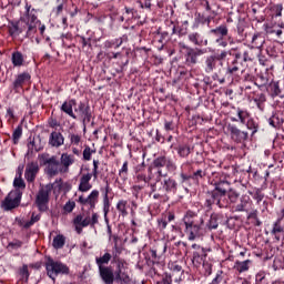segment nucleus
<instances>
[{
	"label": "nucleus",
	"instance_id": "680f3d73",
	"mask_svg": "<svg viewBox=\"0 0 284 284\" xmlns=\"http://www.w3.org/2000/svg\"><path fill=\"white\" fill-rule=\"evenodd\" d=\"M192 181H194V183H199V181H201V179H205V171L203 170H197L195 172H193V174H191Z\"/></svg>",
	"mask_w": 284,
	"mask_h": 284
},
{
	"label": "nucleus",
	"instance_id": "6ab92c4d",
	"mask_svg": "<svg viewBox=\"0 0 284 284\" xmlns=\"http://www.w3.org/2000/svg\"><path fill=\"white\" fill-rule=\"evenodd\" d=\"M72 223L74 225V230H75L77 234H82L83 227H88L89 225H90V227H92L91 217L90 216L83 217V214H78L73 219Z\"/></svg>",
	"mask_w": 284,
	"mask_h": 284
},
{
	"label": "nucleus",
	"instance_id": "f03ea898",
	"mask_svg": "<svg viewBox=\"0 0 284 284\" xmlns=\"http://www.w3.org/2000/svg\"><path fill=\"white\" fill-rule=\"evenodd\" d=\"M182 225H184V234L189 241H196L203 236V225L205 220L199 217V214L194 211H186L182 217Z\"/></svg>",
	"mask_w": 284,
	"mask_h": 284
},
{
	"label": "nucleus",
	"instance_id": "37998d69",
	"mask_svg": "<svg viewBox=\"0 0 284 284\" xmlns=\"http://www.w3.org/2000/svg\"><path fill=\"white\" fill-rule=\"evenodd\" d=\"M65 245V236L59 234L53 237L52 246L54 250H63Z\"/></svg>",
	"mask_w": 284,
	"mask_h": 284
},
{
	"label": "nucleus",
	"instance_id": "49530a36",
	"mask_svg": "<svg viewBox=\"0 0 284 284\" xmlns=\"http://www.w3.org/2000/svg\"><path fill=\"white\" fill-rule=\"evenodd\" d=\"M178 154L181 156V159H187L190 156V153L192 152V149H190V145L187 144H181L178 146Z\"/></svg>",
	"mask_w": 284,
	"mask_h": 284
},
{
	"label": "nucleus",
	"instance_id": "603ef678",
	"mask_svg": "<svg viewBox=\"0 0 284 284\" xmlns=\"http://www.w3.org/2000/svg\"><path fill=\"white\" fill-rule=\"evenodd\" d=\"M241 72V67H236L234 64H230L227 68H226V77L229 79H234V77H236V74Z\"/></svg>",
	"mask_w": 284,
	"mask_h": 284
},
{
	"label": "nucleus",
	"instance_id": "dca6fc26",
	"mask_svg": "<svg viewBox=\"0 0 284 284\" xmlns=\"http://www.w3.org/2000/svg\"><path fill=\"white\" fill-rule=\"evenodd\" d=\"M24 21L28 26L27 37L29 39H36L34 34H37V11L34 9L30 10V7H28Z\"/></svg>",
	"mask_w": 284,
	"mask_h": 284
},
{
	"label": "nucleus",
	"instance_id": "a211bd4d",
	"mask_svg": "<svg viewBox=\"0 0 284 284\" xmlns=\"http://www.w3.org/2000/svg\"><path fill=\"white\" fill-rule=\"evenodd\" d=\"M77 203L82 206L89 205L90 210H94L99 203V190H93L87 197L80 195Z\"/></svg>",
	"mask_w": 284,
	"mask_h": 284
},
{
	"label": "nucleus",
	"instance_id": "3c124183",
	"mask_svg": "<svg viewBox=\"0 0 284 284\" xmlns=\"http://www.w3.org/2000/svg\"><path fill=\"white\" fill-rule=\"evenodd\" d=\"M22 30L19 28V22H11L9 24V34L10 37H19L21 34Z\"/></svg>",
	"mask_w": 284,
	"mask_h": 284
},
{
	"label": "nucleus",
	"instance_id": "13d9d810",
	"mask_svg": "<svg viewBox=\"0 0 284 284\" xmlns=\"http://www.w3.org/2000/svg\"><path fill=\"white\" fill-rule=\"evenodd\" d=\"M229 196V200L231 201V203H237L239 199H241V193L237 192L236 190H229V192L226 193Z\"/></svg>",
	"mask_w": 284,
	"mask_h": 284
},
{
	"label": "nucleus",
	"instance_id": "5fc2aeb1",
	"mask_svg": "<svg viewBox=\"0 0 284 284\" xmlns=\"http://www.w3.org/2000/svg\"><path fill=\"white\" fill-rule=\"evenodd\" d=\"M103 214H104V221L108 223V214H110V197L108 194L103 195Z\"/></svg>",
	"mask_w": 284,
	"mask_h": 284
},
{
	"label": "nucleus",
	"instance_id": "b1692460",
	"mask_svg": "<svg viewBox=\"0 0 284 284\" xmlns=\"http://www.w3.org/2000/svg\"><path fill=\"white\" fill-rule=\"evenodd\" d=\"M168 268L170 270L172 276H175V274L178 276H180L179 278L174 280L175 283H181V281H183V278H181V276H183V274H185V270H183V266H181V264H179V262H170L168 264Z\"/></svg>",
	"mask_w": 284,
	"mask_h": 284
},
{
	"label": "nucleus",
	"instance_id": "4c0bfd02",
	"mask_svg": "<svg viewBox=\"0 0 284 284\" xmlns=\"http://www.w3.org/2000/svg\"><path fill=\"white\" fill-rule=\"evenodd\" d=\"M268 92L272 99H276V97H281V87L278 85V82L272 81L268 84Z\"/></svg>",
	"mask_w": 284,
	"mask_h": 284
},
{
	"label": "nucleus",
	"instance_id": "4468645a",
	"mask_svg": "<svg viewBox=\"0 0 284 284\" xmlns=\"http://www.w3.org/2000/svg\"><path fill=\"white\" fill-rule=\"evenodd\" d=\"M74 112L77 119H80L82 121L83 125V131L85 132V128L90 121H92V109L90 108V104L85 102H80L78 105L74 108Z\"/></svg>",
	"mask_w": 284,
	"mask_h": 284
},
{
	"label": "nucleus",
	"instance_id": "4be33fe9",
	"mask_svg": "<svg viewBox=\"0 0 284 284\" xmlns=\"http://www.w3.org/2000/svg\"><path fill=\"white\" fill-rule=\"evenodd\" d=\"M210 23H212V16L206 17L205 13L196 12L192 29L197 30L200 26H210Z\"/></svg>",
	"mask_w": 284,
	"mask_h": 284
},
{
	"label": "nucleus",
	"instance_id": "052dcab7",
	"mask_svg": "<svg viewBox=\"0 0 284 284\" xmlns=\"http://www.w3.org/2000/svg\"><path fill=\"white\" fill-rule=\"evenodd\" d=\"M13 187H16L14 190H19L21 192V190L26 187V181H23V178L16 176L13 180Z\"/></svg>",
	"mask_w": 284,
	"mask_h": 284
},
{
	"label": "nucleus",
	"instance_id": "c85d7f7f",
	"mask_svg": "<svg viewBox=\"0 0 284 284\" xmlns=\"http://www.w3.org/2000/svg\"><path fill=\"white\" fill-rule=\"evenodd\" d=\"M24 178L28 183H34V180L37 179V162L31 161L27 164Z\"/></svg>",
	"mask_w": 284,
	"mask_h": 284
},
{
	"label": "nucleus",
	"instance_id": "09e8293b",
	"mask_svg": "<svg viewBox=\"0 0 284 284\" xmlns=\"http://www.w3.org/2000/svg\"><path fill=\"white\" fill-rule=\"evenodd\" d=\"M11 61H12V64L14 65V68H19V67L23 65V54L19 51L13 52Z\"/></svg>",
	"mask_w": 284,
	"mask_h": 284
},
{
	"label": "nucleus",
	"instance_id": "338daca9",
	"mask_svg": "<svg viewBox=\"0 0 284 284\" xmlns=\"http://www.w3.org/2000/svg\"><path fill=\"white\" fill-rule=\"evenodd\" d=\"M156 284H172V273H163L162 278Z\"/></svg>",
	"mask_w": 284,
	"mask_h": 284
},
{
	"label": "nucleus",
	"instance_id": "79ce46f5",
	"mask_svg": "<svg viewBox=\"0 0 284 284\" xmlns=\"http://www.w3.org/2000/svg\"><path fill=\"white\" fill-rule=\"evenodd\" d=\"M110 261H112V254L110 253H105L103 256L97 257L95 263L98 265V270H101V267H106L104 265H108Z\"/></svg>",
	"mask_w": 284,
	"mask_h": 284
},
{
	"label": "nucleus",
	"instance_id": "ddd939ff",
	"mask_svg": "<svg viewBox=\"0 0 284 284\" xmlns=\"http://www.w3.org/2000/svg\"><path fill=\"white\" fill-rule=\"evenodd\" d=\"M226 131L233 143L245 144L246 141H250V133L239 129L236 124L229 123L226 125Z\"/></svg>",
	"mask_w": 284,
	"mask_h": 284
},
{
	"label": "nucleus",
	"instance_id": "412c9836",
	"mask_svg": "<svg viewBox=\"0 0 284 284\" xmlns=\"http://www.w3.org/2000/svg\"><path fill=\"white\" fill-rule=\"evenodd\" d=\"M283 219V215L280 214L277 220L273 223L271 234L274 236L275 241H281V234H284Z\"/></svg>",
	"mask_w": 284,
	"mask_h": 284
},
{
	"label": "nucleus",
	"instance_id": "7c9ffc66",
	"mask_svg": "<svg viewBox=\"0 0 284 284\" xmlns=\"http://www.w3.org/2000/svg\"><path fill=\"white\" fill-rule=\"evenodd\" d=\"M64 141L65 139L63 138V134H61V132L53 131L50 134L49 144H51L52 148H61Z\"/></svg>",
	"mask_w": 284,
	"mask_h": 284
},
{
	"label": "nucleus",
	"instance_id": "0eeeda50",
	"mask_svg": "<svg viewBox=\"0 0 284 284\" xmlns=\"http://www.w3.org/2000/svg\"><path fill=\"white\" fill-rule=\"evenodd\" d=\"M227 59V52L225 50H221L219 53H212L204 58L203 69L206 74H212L214 70H219V68H223V61Z\"/></svg>",
	"mask_w": 284,
	"mask_h": 284
},
{
	"label": "nucleus",
	"instance_id": "c03bdc74",
	"mask_svg": "<svg viewBox=\"0 0 284 284\" xmlns=\"http://www.w3.org/2000/svg\"><path fill=\"white\" fill-rule=\"evenodd\" d=\"M27 148H28V152L26 154V159L27 161H30V159H33L34 152H37V144L34 142V138L29 141V143L27 144Z\"/></svg>",
	"mask_w": 284,
	"mask_h": 284
},
{
	"label": "nucleus",
	"instance_id": "f3484780",
	"mask_svg": "<svg viewBox=\"0 0 284 284\" xmlns=\"http://www.w3.org/2000/svg\"><path fill=\"white\" fill-rule=\"evenodd\" d=\"M121 247H119V244H114L113 252L111 255V258H113V263L118 266V278H121V276H125L123 273V268H125V260L119 257L121 255Z\"/></svg>",
	"mask_w": 284,
	"mask_h": 284
},
{
	"label": "nucleus",
	"instance_id": "473e14b6",
	"mask_svg": "<svg viewBox=\"0 0 284 284\" xmlns=\"http://www.w3.org/2000/svg\"><path fill=\"white\" fill-rule=\"evenodd\" d=\"M16 223L17 225H19V227H23V230H29V227H32V225L37 223V215L32 213L31 220L16 217Z\"/></svg>",
	"mask_w": 284,
	"mask_h": 284
},
{
	"label": "nucleus",
	"instance_id": "8fccbe9b",
	"mask_svg": "<svg viewBox=\"0 0 284 284\" xmlns=\"http://www.w3.org/2000/svg\"><path fill=\"white\" fill-rule=\"evenodd\" d=\"M226 57H233L235 60L243 61V52H241V49L239 48H232L231 50H225Z\"/></svg>",
	"mask_w": 284,
	"mask_h": 284
},
{
	"label": "nucleus",
	"instance_id": "774afa93",
	"mask_svg": "<svg viewBox=\"0 0 284 284\" xmlns=\"http://www.w3.org/2000/svg\"><path fill=\"white\" fill-rule=\"evenodd\" d=\"M74 207H77V203L74 201H68L64 204L63 210H64V212L70 214V213H72L74 211Z\"/></svg>",
	"mask_w": 284,
	"mask_h": 284
},
{
	"label": "nucleus",
	"instance_id": "f8f14e48",
	"mask_svg": "<svg viewBox=\"0 0 284 284\" xmlns=\"http://www.w3.org/2000/svg\"><path fill=\"white\" fill-rule=\"evenodd\" d=\"M214 179L211 182L213 185V190L220 193L224 199L227 196L230 192V182L225 179V174L223 172L213 173Z\"/></svg>",
	"mask_w": 284,
	"mask_h": 284
},
{
	"label": "nucleus",
	"instance_id": "a18cd8bd",
	"mask_svg": "<svg viewBox=\"0 0 284 284\" xmlns=\"http://www.w3.org/2000/svg\"><path fill=\"white\" fill-rule=\"evenodd\" d=\"M267 83H270V79H267V75L264 73L257 74V77L254 81V85H257V88H265V85H267Z\"/></svg>",
	"mask_w": 284,
	"mask_h": 284
},
{
	"label": "nucleus",
	"instance_id": "1a4fd4ad",
	"mask_svg": "<svg viewBox=\"0 0 284 284\" xmlns=\"http://www.w3.org/2000/svg\"><path fill=\"white\" fill-rule=\"evenodd\" d=\"M210 37L214 39V42L219 48H226L229 45L227 37L230 36V29L227 24H220L209 31Z\"/></svg>",
	"mask_w": 284,
	"mask_h": 284
},
{
	"label": "nucleus",
	"instance_id": "9d476101",
	"mask_svg": "<svg viewBox=\"0 0 284 284\" xmlns=\"http://www.w3.org/2000/svg\"><path fill=\"white\" fill-rule=\"evenodd\" d=\"M212 205H216L220 210L227 207L229 203L225 200L224 195L217 193L214 189L206 191L204 207L212 210Z\"/></svg>",
	"mask_w": 284,
	"mask_h": 284
},
{
	"label": "nucleus",
	"instance_id": "c9c22d12",
	"mask_svg": "<svg viewBox=\"0 0 284 284\" xmlns=\"http://www.w3.org/2000/svg\"><path fill=\"white\" fill-rule=\"evenodd\" d=\"M26 81H30V73L19 74L13 82V90H19V88H22Z\"/></svg>",
	"mask_w": 284,
	"mask_h": 284
},
{
	"label": "nucleus",
	"instance_id": "864d4df0",
	"mask_svg": "<svg viewBox=\"0 0 284 284\" xmlns=\"http://www.w3.org/2000/svg\"><path fill=\"white\" fill-rule=\"evenodd\" d=\"M21 136H23V126L18 125L12 133V141L14 145L19 143Z\"/></svg>",
	"mask_w": 284,
	"mask_h": 284
},
{
	"label": "nucleus",
	"instance_id": "20e7f679",
	"mask_svg": "<svg viewBox=\"0 0 284 284\" xmlns=\"http://www.w3.org/2000/svg\"><path fill=\"white\" fill-rule=\"evenodd\" d=\"M179 47L182 50V59L186 68H194L199 63V57H203L207 52L206 49H202L195 45L190 47L183 42H180Z\"/></svg>",
	"mask_w": 284,
	"mask_h": 284
},
{
	"label": "nucleus",
	"instance_id": "393cba45",
	"mask_svg": "<svg viewBox=\"0 0 284 284\" xmlns=\"http://www.w3.org/2000/svg\"><path fill=\"white\" fill-rule=\"evenodd\" d=\"M60 165L61 163L57 160V156H51V161H49L44 169L45 174L48 176H57Z\"/></svg>",
	"mask_w": 284,
	"mask_h": 284
},
{
	"label": "nucleus",
	"instance_id": "0e129e2a",
	"mask_svg": "<svg viewBox=\"0 0 284 284\" xmlns=\"http://www.w3.org/2000/svg\"><path fill=\"white\" fill-rule=\"evenodd\" d=\"M128 161H124L122 168L119 170V176L123 180V181H128Z\"/></svg>",
	"mask_w": 284,
	"mask_h": 284
},
{
	"label": "nucleus",
	"instance_id": "72a5a7b5",
	"mask_svg": "<svg viewBox=\"0 0 284 284\" xmlns=\"http://www.w3.org/2000/svg\"><path fill=\"white\" fill-rule=\"evenodd\" d=\"M246 219L247 221H252L255 227H261L263 225V222L261 221V219H258V210L256 209H253L251 212H247Z\"/></svg>",
	"mask_w": 284,
	"mask_h": 284
},
{
	"label": "nucleus",
	"instance_id": "bf43d9fd",
	"mask_svg": "<svg viewBox=\"0 0 284 284\" xmlns=\"http://www.w3.org/2000/svg\"><path fill=\"white\" fill-rule=\"evenodd\" d=\"M255 284H267V276L265 271H260L255 275Z\"/></svg>",
	"mask_w": 284,
	"mask_h": 284
},
{
	"label": "nucleus",
	"instance_id": "f704fd0d",
	"mask_svg": "<svg viewBox=\"0 0 284 284\" xmlns=\"http://www.w3.org/2000/svg\"><path fill=\"white\" fill-rule=\"evenodd\" d=\"M244 125H246L247 130H251V136H254V134H256V132H258V129L261 128V125L258 124V120L252 116L248 118Z\"/></svg>",
	"mask_w": 284,
	"mask_h": 284
},
{
	"label": "nucleus",
	"instance_id": "a878e982",
	"mask_svg": "<svg viewBox=\"0 0 284 284\" xmlns=\"http://www.w3.org/2000/svg\"><path fill=\"white\" fill-rule=\"evenodd\" d=\"M222 221L223 214L212 213L206 222V230H209V232H212V230H219V225Z\"/></svg>",
	"mask_w": 284,
	"mask_h": 284
},
{
	"label": "nucleus",
	"instance_id": "4d7b16f0",
	"mask_svg": "<svg viewBox=\"0 0 284 284\" xmlns=\"http://www.w3.org/2000/svg\"><path fill=\"white\" fill-rule=\"evenodd\" d=\"M139 8H141V10H146L148 12H152V0H138L136 1Z\"/></svg>",
	"mask_w": 284,
	"mask_h": 284
},
{
	"label": "nucleus",
	"instance_id": "2eb2a0df",
	"mask_svg": "<svg viewBox=\"0 0 284 284\" xmlns=\"http://www.w3.org/2000/svg\"><path fill=\"white\" fill-rule=\"evenodd\" d=\"M22 196L23 192L20 191L19 189L11 191L2 202L3 209L7 212H10V210H16V207H19V205H21Z\"/></svg>",
	"mask_w": 284,
	"mask_h": 284
},
{
	"label": "nucleus",
	"instance_id": "e433bc0d",
	"mask_svg": "<svg viewBox=\"0 0 284 284\" xmlns=\"http://www.w3.org/2000/svg\"><path fill=\"white\" fill-rule=\"evenodd\" d=\"M250 265H252L251 260L239 262L236 261L234 264V270L239 272L240 274H243V272H247L250 270Z\"/></svg>",
	"mask_w": 284,
	"mask_h": 284
},
{
	"label": "nucleus",
	"instance_id": "423d86ee",
	"mask_svg": "<svg viewBox=\"0 0 284 284\" xmlns=\"http://www.w3.org/2000/svg\"><path fill=\"white\" fill-rule=\"evenodd\" d=\"M44 267L47 271V276H49V278L57 281V276L61 275H65L68 276V274H70V267L68 266V264H63V262L61 261H54V258L52 257H47L45 262H44Z\"/></svg>",
	"mask_w": 284,
	"mask_h": 284
},
{
	"label": "nucleus",
	"instance_id": "69168bd1",
	"mask_svg": "<svg viewBox=\"0 0 284 284\" xmlns=\"http://www.w3.org/2000/svg\"><path fill=\"white\" fill-rule=\"evenodd\" d=\"M38 159L40 161V165H48L51 161H52V158H50V154L48 153H42L40 155H38Z\"/></svg>",
	"mask_w": 284,
	"mask_h": 284
},
{
	"label": "nucleus",
	"instance_id": "2f4dec72",
	"mask_svg": "<svg viewBox=\"0 0 284 284\" xmlns=\"http://www.w3.org/2000/svg\"><path fill=\"white\" fill-rule=\"evenodd\" d=\"M207 252H212V248L202 247L196 252L192 253V261L195 263H205V258H207Z\"/></svg>",
	"mask_w": 284,
	"mask_h": 284
},
{
	"label": "nucleus",
	"instance_id": "ea45409f",
	"mask_svg": "<svg viewBox=\"0 0 284 284\" xmlns=\"http://www.w3.org/2000/svg\"><path fill=\"white\" fill-rule=\"evenodd\" d=\"M116 211L119 212V216H128V201L126 200H119L115 206Z\"/></svg>",
	"mask_w": 284,
	"mask_h": 284
},
{
	"label": "nucleus",
	"instance_id": "cd10ccee",
	"mask_svg": "<svg viewBox=\"0 0 284 284\" xmlns=\"http://www.w3.org/2000/svg\"><path fill=\"white\" fill-rule=\"evenodd\" d=\"M236 116L237 118H231V121H233L234 123L240 122V123H242V125H245L247 123V121L250 120V118L252 116V114L250 113V111H247L245 109L237 108Z\"/></svg>",
	"mask_w": 284,
	"mask_h": 284
},
{
	"label": "nucleus",
	"instance_id": "6e6552de",
	"mask_svg": "<svg viewBox=\"0 0 284 284\" xmlns=\"http://www.w3.org/2000/svg\"><path fill=\"white\" fill-rule=\"evenodd\" d=\"M52 190H54V184L52 183L47 185L40 184L37 194V207L39 212H48L50 210V193Z\"/></svg>",
	"mask_w": 284,
	"mask_h": 284
},
{
	"label": "nucleus",
	"instance_id": "7ed1b4c3",
	"mask_svg": "<svg viewBox=\"0 0 284 284\" xmlns=\"http://www.w3.org/2000/svg\"><path fill=\"white\" fill-rule=\"evenodd\" d=\"M119 272V266H115V271L114 268H112V266H105V267H101L99 268V274H100V278L102 281V283L104 284H128L130 283V274H128L126 268H122V274L119 276L116 275Z\"/></svg>",
	"mask_w": 284,
	"mask_h": 284
},
{
	"label": "nucleus",
	"instance_id": "9b49d317",
	"mask_svg": "<svg viewBox=\"0 0 284 284\" xmlns=\"http://www.w3.org/2000/svg\"><path fill=\"white\" fill-rule=\"evenodd\" d=\"M163 181H160L161 186L158 187L156 183L152 184V192H161L162 194H176L179 190V183L174 178L162 176Z\"/></svg>",
	"mask_w": 284,
	"mask_h": 284
},
{
	"label": "nucleus",
	"instance_id": "aec40b11",
	"mask_svg": "<svg viewBox=\"0 0 284 284\" xmlns=\"http://www.w3.org/2000/svg\"><path fill=\"white\" fill-rule=\"evenodd\" d=\"M263 45H265V37L261 32H255L247 48L250 50H263Z\"/></svg>",
	"mask_w": 284,
	"mask_h": 284
},
{
	"label": "nucleus",
	"instance_id": "a19ab883",
	"mask_svg": "<svg viewBox=\"0 0 284 284\" xmlns=\"http://www.w3.org/2000/svg\"><path fill=\"white\" fill-rule=\"evenodd\" d=\"M254 103L256 104V106L261 110V112H263V110H265V101H267V98L265 97V93H257L254 98H253Z\"/></svg>",
	"mask_w": 284,
	"mask_h": 284
},
{
	"label": "nucleus",
	"instance_id": "6e6d98bb",
	"mask_svg": "<svg viewBox=\"0 0 284 284\" xmlns=\"http://www.w3.org/2000/svg\"><path fill=\"white\" fill-rule=\"evenodd\" d=\"M268 123L272 125V128H281V125H283V118L278 116L277 114H273L268 119Z\"/></svg>",
	"mask_w": 284,
	"mask_h": 284
},
{
	"label": "nucleus",
	"instance_id": "de8ad7c7",
	"mask_svg": "<svg viewBox=\"0 0 284 284\" xmlns=\"http://www.w3.org/2000/svg\"><path fill=\"white\" fill-rule=\"evenodd\" d=\"M272 19H278L283 17V3H276L271 7Z\"/></svg>",
	"mask_w": 284,
	"mask_h": 284
},
{
	"label": "nucleus",
	"instance_id": "5701e85b",
	"mask_svg": "<svg viewBox=\"0 0 284 284\" xmlns=\"http://www.w3.org/2000/svg\"><path fill=\"white\" fill-rule=\"evenodd\" d=\"M252 205L250 195H242L240 202L233 206L234 212H250L248 207Z\"/></svg>",
	"mask_w": 284,
	"mask_h": 284
},
{
	"label": "nucleus",
	"instance_id": "bb28decb",
	"mask_svg": "<svg viewBox=\"0 0 284 284\" xmlns=\"http://www.w3.org/2000/svg\"><path fill=\"white\" fill-rule=\"evenodd\" d=\"M73 108H77V100L71 99L69 101H64L60 108L61 112L71 116V119L77 120V114L74 113Z\"/></svg>",
	"mask_w": 284,
	"mask_h": 284
},
{
	"label": "nucleus",
	"instance_id": "c756f323",
	"mask_svg": "<svg viewBox=\"0 0 284 284\" xmlns=\"http://www.w3.org/2000/svg\"><path fill=\"white\" fill-rule=\"evenodd\" d=\"M92 176H94L92 173L82 174L78 186L79 192H90V189L92 187V184L90 183V181H92Z\"/></svg>",
	"mask_w": 284,
	"mask_h": 284
},
{
	"label": "nucleus",
	"instance_id": "58836bf2",
	"mask_svg": "<svg viewBox=\"0 0 284 284\" xmlns=\"http://www.w3.org/2000/svg\"><path fill=\"white\" fill-rule=\"evenodd\" d=\"M163 261V256L159 255L156 250H150L149 265H159Z\"/></svg>",
	"mask_w": 284,
	"mask_h": 284
},
{
	"label": "nucleus",
	"instance_id": "f257e3e1",
	"mask_svg": "<svg viewBox=\"0 0 284 284\" xmlns=\"http://www.w3.org/2000/svg\"><path fill=\"white\" fill-rule=\"evenodd\" d=\"M179 166H176V162L174 160L160 155L155 158L152 164L148 168V175L145 173L135 174L136 183H150V181H155V183H161L163 176H168V172L170 174H174Z\"/></svg>",
	"mask_w": 284,
	"mask_h": 284
},
{
	"label": "nucleus",
	"instance_id": "e2e57ef3",
	"mask_svg": "<svg viewBox=\"0 0 284 284\" xmlns=\"http://www.w3.org/2000/svg\"><path fill=\"white\" fill-rule=\"evenodd\" d=\"M61 161H62V164L64 165V168H70V165H72V163H74L72 155H69L67 153H63L61 155Z\"/></svg>",
	"mask_w": 284,
	"mask_h": 284
},
{
	"label": "nucleus",
	"instance_id": "39448f33",
	"mask_svg": "<svg viewBox=\"0 0 284 284\" xmlns=\"http://www.w3.org/2000/svg\"><path fill=\"white\" fill-rule=\"evenodd\" d=\"M189 30H190V21L184 20L182 21V24L178 27V36L179 37L187 36L189 43H192V45H196L197 48H206V45H210V41L207 39H203L201 37V33L199 32L187 33Z\"/></svg>",
	"mask_w": 284,
	"mask_h": 284
}]
</instances>
